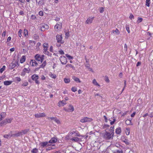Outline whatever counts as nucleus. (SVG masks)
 I'll use <instances>...</instances> for the list:
<instances>
[{"label": "nucleus", "mask_w": 153, "mask_h": 153, "mask_svg": "<svg viewBox=\"0 0 153 153\" xmlns=\"http://www.w3.org/2000/svg\"><path fill=\"white\" fill-rule=\"evenodd\" d=\"M72 79L76 82H81V81L79 80V79L77 77H76L74 76H72Z\"/></svg>", "instance_id": "23"}, {"label": "nucleus", "mask_w": 153, "mask_h": 153, "mask_svg": "<svg viewBox=\"0 0 153 153\" xmlns=\"http://www.w3.org/2000/svg\"><path fill=\"white\" fill-rule=\"evenodd\" d=\"M94 17H89L85 21V23L87 24H90L92 23V21H93L94 19Z\"/></svg>", "instance_id": "13"}, {"label": "nucleus", "mask_w": 153, "mask_h": 153, "mask_svg": "<svg viewBox=\"0 0 153 153\" xmlns=\"http://www.w3.org/2000/svg\"><path fill=\"white\" fill-rule=\"evenodd\" d=\"M64 80L65 82L66 83H68L70 81V79L69 78H65Z\"/></svg>", "instance_id": "32"}, {"label": "nucleus", "mask_w": 153, "mask_h": 153, "mask_svg": "<svg viewBox=\"0 0 153 153\" xmlns=\"http://www.w3.org/2000/svg\"><path fill=\"white\" fill-rule=\"evenodd\" d=\"M105 80L107 82H109V80L107 76H105Z\"/></svg>", "instance_id": "50"}, {"label": "nucleus", "mask_w": 153, "mask_h": 153, "mask_svg": "<svg viewBox=\"0 0 153 153\" xmlns=\"http://www.w3.org/2000/svg\"><path fill=\"white\" fill-rule=\"evenodd\" d=\"M48 119H50L51 120H53L58 124H59L60 122L59 120L57 119L56 118L54 117H49Z\"/></svg>", "instance_id": "14"}, {"label": "nucleus", "mask_w": 153, "mask_h": 153, "mask_svg": "<svg viewBox=\"0 0 153 153\" xmlns=\"http://www.w3.org/2000/svg\"><path fill=\"white\" fill-rule=\"evenodd\" d=\"M93 83L96 85H98L99 86V85L97 83V82L96 80L95 79H94L93 81Z\"/></svg>", "instance_id": "45"}, {"label": "nucleus", "mask_w": 153, "mask_h": 153, "mask_svg": "<svg viewBox=\"0 0 153 153\" xmlns=\"http://www.w3.org/2000/svg\"><path fill=\"white\" fill-rule=\"evenodd\" d=\"M28 85V82H24V83H23V84H22V86H27Z\"/></svg>", "instance_id": "58"}, {"label": "nucleus", "mask_w": 153, "mask_h": 153, "mask_svg": "<svg viewBox=\"0 0 153 153\" xmlns=\"http://www.w3.org/2000/svg\"><path fill=\"white\" fill-rule=\"evenodd\" d=\"M44 53L46 54H48L49 53V52L47 51L48 48H44Z\"/></svg>", "instance_id": "39"}, {"label": "nucleus", "mask_w": 153, "mask_h": 153, "mask_svg": "<svg viewBox=\"0 0 153 153\" xmlns=\"http://www.w3.org/2000/svg\"><path fill=\"white\" fill-rule=\"evenodd\" d=\"M117 153H123V152L122 150H117Z\"/></svg>", "instance_id": "63"}, {"label": "nucleus", "mask_w": 153, "mask_h": 153, "mask_svg": "<svg viewBox=\"0 0 153 153\" xmlns=\"http://www.w3.org/2000/svg\"><path fill=\"white\" fill-rule=\"evenodd\" d=\"M22 135V131L20 132H19L18 133L13 134V135L14 137H19Z\"/></svg>", "instance_id": "19"}, {"label": "nucleus", "mask_w": 153, "mask_h": 153, "mask_svg": "<svg viewBox=\"0 0 153 153\" xmlns=\"http://www.w3.org/2000/svg\"><path fill=\"white\" fill-rule=\"evenodd\" d=\"M25 56H22L20 59V62L22 63L25 61Z\"/></svg>", "instance_id": "27"}, {"label": "nucleus", "mask_w": 153, "mask_h": 153, "mask_svg": "<svg viewBox=\"0 0 153 153\" xmlns=\"http://www.w3.org/2000/svg\"><path fill=\"white\" fill-rule=\"evenodd\" d=\"M121 132V129L120 127H118L116 129L115 132L117 134H120Z\"/></svg>", "instance_id": "18"}, {"label": "nucleus", "mask_w": 153, "mask_h": 153, "mask_svg": "<svg viewBox=\"0 0 153 153\" xmlns=\"http://www.w3.org/2000/svg\"><path fill=\"white\" fill-rule=\"evenodd\" d=\"M29 43L30 45L33 46H34L35 44V42L32 40H30L29 41Z\"/></svg>", "instance_id": "33"}, {"label": "nucleus", "mask_w": 153, "mask_h": 153, "mask_svg": "<svg viewBox=\"0 0 153 153\" xmlns=\"http://www.w3.org/2000/svg\"><path fill=\"white\" fill-rule=\"evenodd\" d=\"M45 65H45L43 63L40 66V67H39V68L38 69H39L40 68H44V67H45Z\"/></svg>", "instance_id": "51"}, {"label": "nucleus", "mask_w": 153, "mask_h": 153, "mask_svg": "<svg viewBox=\"0 0 153 153\" xmlns=\"http://www.w3.org/2000/svg\"><path fill=\"white\" fill-rule=\"evenodd\" d=\"M114 126H113V127H111L110 128V132L112 134H114Z\"/></svg>", "instance_id": "28"}, {"label": "nucleus", "mask_w": 153, "mask_h": 153, "mask_svg": "<svg viewBox=\"0 0 153 153\" xmlns=\"http://www.w3.org/2000/svg\"><path fill=\"white\" fill-rule=\"evenodd\" d=\"M104 11V8L103 7H101L100 8V13H102Z\"/></svg>", "instance_id": "52"}, {"label": "nucleus", "mask_w": 153, "mask_h": 153, "mask_svg": "<svg viewBox=\"0 0 153 153\" xmlns=\"http://www.w3.org/2000/svg\"><path fill=\"white\" fill-rule=\"evenodd\" d=\"M69 59H73L72 56L69 55L68 54H66L65 55Z\"/></svg>", "instance_id": "44"}, {"label": "nucleus", "mask_w": 153, "mask_h": 153, "mask_svg": "<svg viewBox=\"0 0 153 153\" xmlns=\"http://www.w3.org/2000/svg\"><path fill=\"white\" fill-rule=\"evenodd\" d=\"M6 115V113L4 112H2L0 116L1 118L4 119Z\"/></svg>", "instance_id": "31"}, {"label": "nucleus", "mask_w": 153, "mask_h": 153, "mask_svg": "<svg viewBox=\"0 0 153 153\" xmlns=\"http://www.w3.org/2000/svg\"><path fill=\"white\" fill-rule=\"evenodd\" d=\"M143 20V19L142 18H139V19H138L137 21V22L138 23L141 22H142V21Z\"/></svg>", "instance_id": "55"}, {"label": "nucleus", "mask_w": 153, "mask_h": 153, "mask_svg": "<svg viewBox=\"0 0 153 153\" xmlns=\"http://www.w3.org/2000/svg\"><path fill=\"white\" fill-rule=\"evenodd\" d=\"M50 76L52 78L55 79L56 78V76L55 74H50Z\"/></svg>", "instance_id": "46"}, {"label": "nucleus", "mask_w": 153, "mask_h": 153, "mask_svg": "<svg viewBox=\"0 0 153 153\" xmlns=\"http://www.w3.org/2000/svg\"><path fill=\"white\" fill-rule=\"evenodd\" d=\"M71 90L73 92H75L77 91V88L75 87H73L71 88Z\"/></svg>", "instance_id": "48"}, {"label": "nucleus", "mask_w": 153, "mask_h": 153, "mask_svg": "<svg viewBox=\"0 0 153 153\" xmlns=\"http://www.w3.org/2000/svg\"><path fill=\"white\" fill-rule=\"evenodd\" d=\"M125 123L127 125L131 124V120L127 119Z\"/></svg>", "instance_id": "29"}, {"label": "nucleus", "mask_w": 153, "mask_h": 153, "mask_svg": "<svg viewBox=\"0 0 153 153\" xmlns=\"http://www.w3.org/2000/svg\"><path fill=\"white\" fill-rule=\"evenodd\" d=\"M16 80H17L18 82H20L21 80V78L18 77H16Z\"/></svg>", "instance_id": "64"}, {"label": "nucleus", "mask_w": 153, "mask_h": 153, "mask_svg": "<svg viewBox=\"0 0 153 153\" xmlns=\"http://www.w3.org/2000/svg\"><path fill=\"white\" fill-rule=\"evenodd\" d=\"M6 119H7V123H11L12 120V118Z\"/></svg>", "instance_id": "47"}, {"label": "nucleus", "mask_w": 153, "mask_h": 153, "mask_svg": "<svg viewBox=\"0 0 153 153\" xmlns=\"http://www.w3.org/2000/svg\"><path fill=\"white\" fill-rule=\"evenodd\" d=\"M44 55H40L37 54L35 55L34 58L38 62H40L42 63L44 59Z\"/></svg>", "instance_id": "2"}, {"label": "nucleus", "mask_w": 153, "mask_h": 153, "mask_svg": "<svg viewBox=\"0 0 153 153\" xmlns=\"http://www.w3.org/2000/svg\"><path fill=\"white\" fill-rule=\"evenodd\" d=\"M125 132L127 135H129L130 134V129L129 128H126L125 130Z\"/></svg>", "instance_id": "35"}, {"label": "nucleus", "mask_w": 153, "mask_h": 153, "mask_svg": "<svg viewBox=\"0 0 153 153\" xmlns=\"http://www.w3.org/2000/svg\"><path fill=\"white\" fill-rule=\"evenodd\" d=\"M12 133L13 132L12 131H10L8 134H6L4 135V137L8 139H10L12 137H14L13 136V134Z\"/></svg>", "instance_id": "10"}, {"label": "nucleus", "mask_w": 153, "mask_h": 153, "mask_svg": "<svg viewBox=\"0 0 153 153\" xmlns=\"http://www.w3.org/2000/svg\"><path fill=\"white\" fill-rule=\"evenodd\" d=\"M69 107H70L68 109H65V110L66 111H74V108L73 106L71 105H70L69 106Z\"/></svg>", "instance_id": "15"}, {"label": "nucleus", "mask_w": 153, "mask_h": 153, "mask_svg": "<svg viewBox=\"0 0 153 153\" xmlns=\"http://www.w3.org/2000/svg\"><path fill=\"white\" fill-rule=\"evenodd\" d=\"M113 121L111 122H110V124L111 125H113L115 121V119L114 117H113Z\"/></svg>", "instance_id": "56"}, {"label": "nucleus", "mask_w": 153, "mask_h": 153, "mask_svg": "<svg viewBox=\"0 0 153 153\" xmlns=\"http://www.w3.org/2000/svg\"><path fill=\"white\" fill-rule=\"evenodd\" d=\"M29 131V129H26L22 131V135L27 134Z\"/></svg>", "instance_id": "30"}, {"label": "nucleus", "mask_w": 153, "mask_h": 153, "mask_svg": "<svg viewBox=\"0 0 153 153\" xmlns=\"http://www.w3.org/2000/svg\"><path fill=\"white\" fill-rule=\"evenodd\" d=\"M57 141V139L55 138H52L49 141V143H54L56 142Z\"/></svg>", "instance_id": "22"}, {"label": "nucleus", "mask_w": 153, "mask_h": 153, "mask_svg": "<svg viewBox=\"0 0 153 153\" xmlns=\"http://www.w3.org/2000/svg\"><path fill=\"white\" fill-rule=\"evenodd\" d=\"M59 59L61 63L62 64L65 65L67 63V59L64 56H60Z\"/></svg>", "instance_id": "7"}, {"label": "nucleus", "mask_w": 153, "mask_h": 153, "mask_svg": "<svg viewBox=\"0 0 153 153\" xmlns=\"http://www.w3.org/2000/svg\"><path fill=\"white\" fill-rule=\"evenodd\" d=\"M80 139L77 137H74L71 139V140L74 141L76 142H78L80 141Z\"/></svg>", "instance_id": "25"}, {"label": "nucleus", "mask_w": 153, "mask_h": 153, "mask_svg": "<svg viewBox=\"0 0 153 153\" xmlns=\"http://www.w3.org/2000/svg\"><path fill=\"white\" fill-rule=\"evenodd\" d=\"M12 82L10 81H5L4 82V85H10Z\"/></svg>", "instance_id": "20"}, {"label": "nucleus", "mask_w": 153, "mask_h": 153, "mask_svg": "<svg viewBox=\"0 0 153 153\" xmlns=\"http://www.w3.org/2000/svg\"><path fill=\"white\" fill-rule=\"evenodd\" d=\"M30 62V63L31 62H32L33 66L35 65V66H37L38 65V63L35 60L32 59L31 60Z\"/></svg>", "instance_id": "24"}, {"label": "nucleus", "mask_w": 153, "mask_h": 153, "mask_svg": "<svg viewBox=\"0 0 153 153\" xmlns=\"http://www.w3.org/2000/svg\"><path fill=\"white\" fill-rule=\"evenodd\" d=\"M48 45L46 43H45L43 44V47L44 48H48Z\"/></svg>", "instance_id": "42"}, {"label": "nucleus", "mask_w": 153, "mask_h": 153, "mask_svg": "<svg viewBox=\"0 0 153 153\" xmlns=\"http://www.w3.org/2000/svg\"><path fill=\"white\" fill-rule=\"evenodd\" d=\"M30 71V69H27L26 68H24L23 69L21 73V75L22 76H25L26 73H29V72Z\"/></svg>", "instance_id": "8"}, {"label": "nucleus", "mask_w": 153, "mask_h": 153, "mask_svg": "<svg viewBox=\"0 0 153 153\" xmlns=\"http://www.w3.org/2000/svg\"><path fill=\"white\" fill-rule=\"evenodd\" d=\"M22 30L21 29H20L18 32V34L19 36L21 38L22 36Z\"/></svg>", "instance_id": "40"}, {"label": "nucleus", "mask_w": 153, "mask_h": 153, "mask_svg": "<svg viewBox=\"0 0 153 153\" xmlns=\"http://www.w3.org/2000/svg\"><path fill=\"white\" fill-rule=\"evenodd\" d=\"M6 68V66L5 65H3L2 68L0 69V73H2L5 70Z\"/></svg>", "instance_id": "36"}, {"label": "nucleus", "mask_w": 153, "mask_h": 153, "mask_svg": "<svg viewBox=\"0 0 153 153\" xmlns=\"http://www.w3.org/2000/svg\"><path fill=\"white\" fill-rule=\"evenodd\" d=\"M41 45V43L40 42H38L36 45V49L37 50H38L39 49V47Z\"/></svg>", "instance_id": "49"}, {"label": "nucleus", "mask_w": 153, "mask_h": 153, "mask_svg": "<svg viewBox=\"0 0 153 153\" xmlns=\"http://www.w3.org/2000/svg\"><path fill=\"white\" fill-rule=\"evenodd\" d=\"M124 50L126 51L127 50V46L126 44H125L124 45Z\"/></svg>", "instance_id": "61"}, {"label": "nucleus", "mask_w": 153, "mask_h": 153, "mask_svg": "<svg viewBox=\"0 0 153 153\" xmlns=\"http://www.w3.org/2000/svg\"><path fill=\"white\" fill-rule=\"evenodd\" d=\"M39 15L40 16H42L43 15V13L42 11H40L39 12Z\"/></svg>", "instance_id": "62"}, {"label": "nucleus", "mask_w": 153, "mask_h": 153, "mask_svg": "<svg viewBox=\"0 0 153 153\" xmlns=\"http://www.w3.org/2000/svg\"><path fill=\"white\" fill-rule=\"evenodd\" d=\"M61 102H62V106H63L65 105L66 104V102L65 101L62 100V101H61Z\"/></svg>", "instance_id": "57"}, {"label": "nucleus", "mask_w": 153, "mask_h": 153, "mask_svg": "<svg viewBox=\"0 0 153 153\" xmlns=\"http://www.w3.org/2000/svg\"><path fill=\"white\" fill-rule=\"evenodd\" d=\"M66 67H69L70 68H73V66L71 64H68L66 65Z\"/></svg>", "instance_id": "60"}, {"label": "nucleus", "mask_w": 153, "mask_h": 153, "mask_svg": "<svg viewBox=\"0 0 153 153\" xmlns=\"http://www.w3.org/2000/svg\"><path fill=\"white\" fill-rule=\"evenodd\" d=\"M129 18L131 20H132V19H134V16L132 15V14L131 13L130 15V16H129Z\"/></svg>", "instance_id": "53"}, {"label": "nucleus", "mask_w": 153, "mask_h": 153, "mask_svg": "<svg viewBox=\"0 0 153 153\" xmlns=\"http://www.w3.org/2000/svg\"><path fill=\"white\" fill-rule=\"evenodd\" d=\"M39 38V36L36 34L33 35V38L34 39H37Z\"/></svg>", "instance_id": "43"}, {"label": "nucleus", "mask_w": 153, "mask_h": 153, "mask_svg": "<svg viewBox=\"0 0 153 153\" xmlns=\"http://www.w3.org/2000/svg\"><path fill=\"white\" fill-rule=\"evenodd\" d=\"M31 78L33 80L35 81V82L37 84H39V81L38 80L39 76L37 74H33L31 76Z\"/></svg>", "instance_id": "6"}, {"label": "nucleus", "mask_w": 153, "mask_h": 153, "mask_svg": "<svg viewBox=\"0 0 153 153\" xmlns=\"http://www.w3.org/2000/svg\"><path fill=\"white\" fill-rule=\"evenodd\" d=\"M19 65V63L17 61H15L14 62H12L10 65V69H12L14 68L16 66H18Z\"/></svg>", "instance_id": "5"}, {"label": "nucleus", "mask_w": 153, "mask_h": 153, "mask_svg": "<svg viewBox=\"0 0 153 153\" xmlns=\"http://www.w3.org/2000/svg\"><path fill=\"white\" fill-rule=\"evenodd\" d=\"M40 27V30L42 31H44L45 29H48L49 28V26L45 24H41Z\"/></svg>", "instance_id": "4"}, {"label": "nucleus", "mask_w": 153, "mask_h": 153, "mask_svg": "<svg viewBox=\"0 0 153 153\" xmlns=\"http://www.w3.org/2000/svg\"><path fill=\"white\" fill-rule=\"evenodd\" d=\"M62 28V23L60 22H59L58 23H57L55 26L54 28L55 29H57L58 30H59L61 29Z\"/></svg>", "instance_id": "11"}, {"label": "nucleus", "mask_w": 153, "mask_h": 153, "mask_svg": "<svg viewBox=\"0 0 153 153\" xmlns=\"http://www.w3.org/2000/svg\"><path fill=\"white\" fill-rule=\"evenodd\" d=\"M44 0H36V4H38V5L41 6L43 5L44 4L43 1Z\"/></svg>", "instance_id": "16"}, {"label": "nucleus", "mask_w": 153, "mask_h": 153, "mask_svg": "<svg viewBox=\"0 0 153 153\" xmlns=\"http://www.w3.org/2000/svg\"><path fill=\"white\" fill-rule=\"evenodd\" d=\"M59 52L61 54H62V55H63L64 54V51H62V50L59 51Z\"/></svg>", "instance_id": "59"}, {"label": "nucleus", "mask_w": 153, "mask_h": 153, "mask_svg": "<svg viewBox=\"0 0 153 153\" xmlns=\"http://www.w3.org/2000/svg\"><path fill=\"white\" fill-rule=\"evenodd\" d=\"M35 117L36 118H40L45 117L46 116L45 113H39L35 114Z\"/></svg>", "instance_id": "12"}, {"label": "nucleus", "mask_w": 153, "mask_h": 153, "mask_svg": "<svg viewBox=\"0 0 153 153\" xmlns=\"http://www.w3.org/2000/svg\"><path fill=\"white\" fill-rule=\"evenodd\" d=\"M126 30L127 31L128 33H130L129 27L128 25H127L126 27Z\"/></svg>", "instance_id": "54"}, {"label": "nucleus", "mask_w": 153, "mask_h": 153, "mask_svg": "<svg viewBox=\"0 0 153 153\" xmlns=\"http://www.w3.org/2000/svg\"><path fill=\"white\" fill-rule=\"evenodd\" d=\"M56 40H57L58 43H63L62 42V35H57L56 36Z\"/></svg>", "instance_id": "9"}, {"label": "nucleus", "mask_w": 153, "mask_h": 153, "mask_svg": "<svg viewBox=\"0 0 153 153\" xmlns=\"http://www.w3.org/2000/svg\"><path fill=\"white\" fill-rule=\"evenodd\" d=\"M7 123V119H6L0 123V126H3L6 125Z\"/></svg>", "instance_id": "21"}, {"label": "nucleus", "mask_w": 153, "mask_h": 153, "mask_svg": "<svg viewBox=\"0 0 153 153\" xmlns=\"http://www.w3.org/2000/svg\"><path fill=\"white\" fill-rule=\"evenodd\" d=\"M31 152L32 153H37L38 152V150L36 148H34L31 150Z\"/></svg>", "instance_id": "34"}, {"label": "nucleus", "mask_w": 153, "mask_h": 153, "mask_svg": "<svg viewBox=\"0 0 153 153\" xmlns=\"http://www.w3.org/2000/svg\"><path fill=\"white\" fill-rule=\"evenodd\" d=\"M48 142H42L40 143L41 146L42 147H45L46 146H48Z\"/></svg>", "instance_id": "17"}, {"label": "nucleus", "mask_w": 153, "mask_h": 153, "mask_svg": "<svg viewBox=\"0 0 153 153\" xmlns=\"http://www.w3.org/2000/svg\"><path fill=\"white\" fill-rule=\"evenodd\" d=\"M93 120L92 118H89L87 117H84L81 119L80 122L82 123H85L86 122H90Z\"/></svg>", "instance_id": "3"}, {"label": "nucleus", "mask_w": 153, "mask_h": 153, "mask_svg": "<svg viewBox=\"0 0 153 153\" xmlns=\"http://www.w3.org/2000/svg\"><path fill=\"white\" fill-rule=\"evenodd\" d=\"M55 148V147L54 146V145H53L52 146H50L49 147L48 149H47V150H51L53 149H54Z\"/></svg>", "instance_id": "38"}, {"label": "nucleus", "mask_w": 153, "mask_h": 153, "mask_svg": "<svg viewBox=\"0 0 153 153\" xmlns=\"http://www.w3.org/2000/svg\"><path fill=\"white\" fill-rule=\"evenodd\" d=\"M111 32L113 33H114L115 32L117 35H118L120 34V31L117 29H116L115 30H112Z\"/></svg>", "instance_id": "26"}, {"label": "nucleus", "mask_w": 153, "mask_h": 153, "mask_svg": "<svg viewBox=\"0 0 153 153\" xmlns=\"http://www.w3.org/2000/svg\"><path fill=\"white\" fill-rule=\"evenodd\" d=\"M114 137V135L110 132H106L103 135L104 138L107 140L112 139Z\"/></svg>", "instance_id": "1"}, {"label": "nucleus", "mask_w": 153, "mask_h": 153, "mask_svg": "<svg viewBox=\"0 0 153 153\" xmlns=\"http://www.w3.org/2000/svg\"><path fill=\"white\" fill-rule=\"evenodd\" d=\"M28 30H25L24 32V34L25 36L26 37H27V36H28Z\"/></svg>", "instance_id": "41"}, {"label": "nucleus", "mask_w": 153, "mask_h": 153, "mask_svg": "<svg viewBox=\"0 0 153 153\" xmlns=\"http://www.w3.org/2000/svg\"><path fill=\"white\" fill-rule=\"evenodd\" d=\"M150 0H146V5L147 6L149 7L150 6Z\"/></svg>", "instance_id": "37"}]
</instances>
